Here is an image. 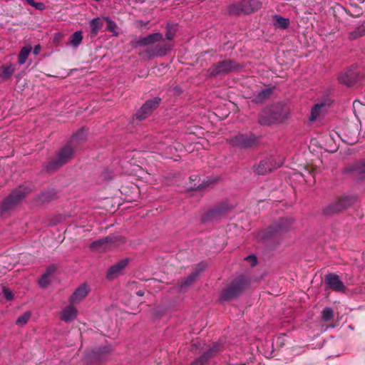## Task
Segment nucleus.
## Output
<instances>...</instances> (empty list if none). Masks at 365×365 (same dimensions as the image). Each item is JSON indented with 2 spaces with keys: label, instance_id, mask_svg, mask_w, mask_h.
Listing matches in <instances>:
<instances>
[{
  "label": "nucleus",
  "instance_id": "f257e3e1",
  "mask_svg": "<svg viewBox=\"0 0 365 365\" xmlns=\"http://www.w3.org/2000/svg\"><path fill=\"white\" fill-rule=\"evenodd\" d=\"M86 132L81 130L77 132L72 138L68 144L65 145L58 153L57 157L51 160L48 165V170H56L63 164L66 163L72 157L74 151L73 145H76L79 140L85 138Z\"/></svg>",
  "mask_w": 365,
  "mask_h": 365
},
{
  "label": "nucleus",
  "instance_id": "f03ea898",
  "mask_svg": "<svg viewBox=\"0 0 365 365\" xmlns=\"http://www.w3.org/2000/svg\"><path fill=\"white\" fill-rule=\"evenodd\" d=\"M262 3L258 0H242L229 6L228 11L231 14H249L259 10Z\"/></svg>",
  "mask_w": 365,
  "mask_h": 365
},
{
  "label": "nucleus",
  "instance_id": "7ed1b4c3",
  "mask_svg": "<svg viewBox=\"0 0 365 365\" xmlns=\"http://www.w3.org/2000/svg\"><path fill=\"white\" fill-rule=\"evenodd\" d=\"M248 285L247 279L241 276L235 279L230 286L224 289L221 294V299L223 300H230L242 292Z\"/></svg>",
  "mask_w": 365,
  "mask_h": 365
},
{
  "label": "nucleus",
  "instance_id": "20e7f679",
  "mask_svg": "<svg viewBox=\"0 0 365 365\" xmlns=\"http://www.w3.org/2000/svg\"><path fill=\"white\" fill-rule=\"evenodd\" d=\"M281 108L274 106L264 109L259 119L262 125H271L275 123H281L284 120V111Z\"/></svg>",
  "mask_w": 365,
  "mask_h": 365
},
{
  "label": "nucleus",
  "instance_id": "39448f33",
  "mask_svg": "<svg viewBox=\"0 0 365 365\" xmlns=\"http://www.w3.org/2000/svg\"><path fill=\"white\" fill-rule=\"evenodd\" d=\"M30 190L24 186H19L14 190L2 202L0 209L2 212H6L14 207L20 200H21Z\"/></svg>",
  "mask_w": 365,
  "mask_h": 365
},
{
  "label": "nucleus",
  "instance_id": "423d86ee",
  "mask_svg": "<svg viewBox=\"0 0 365 365\" xmlns=\"http://www.w3.org/2000/svg\"><path fill=\"white\" fill-rule=\"evenodd\" d=\"M112 351L110 346H103L92 350L86 356V361L88 365H98L108 359Z\"/></svg>",
  "mask_w": 365,
  "mask_h": 365
},
{
  "label": "nucleus",
  "instance_id": "0eeeda50",
  "mask_svg": "<svg viewBox=\"0 0 365 365\" xmlns=\"http://www.w3.org/2000/svg\"><path fill=\"white\" fill-rule=\"evenodd\" d=\"M240 65L234 61L225 60L212 65L208 70L207 73L210 76H222L231 71H237Z\"/></svg>",
  "mask_w": 365,
  "mask_h": 365
},
{
  "label": "nucleus",
  "instance_id": "6e6552de",
  "mask_svg": "<svg viewBox=\"0 0 365 365\" xmlns=\"http://www.w3.org/2000/svg\"><path fill=\"white\" fill-rule=\"evenodd\" d=\"M257 138L253 135H237L230 139V143L241 148H250L257 143Z\"/></svg>",
  "mask_w": 365,
  "mask_h": 365
},
{
  "label": "nucleus",
  "instance_id": "1a4fd4ad",
  "mask_svg": "<svg viewBox=\"0 0 365 365\" xmlns=\"http://www.w3.org/2000/svg\"><path fill=\"white\" fill-rule=\"evenodd\" d=\"M160 102V98L147 101L135 114L136 118L142 120L146 118L155 109Z\"/></svg>",
  "mask_w": 365,
  "mask_h": 365
},
{
  "label": "nucleus",
  "instance_id": "9d476101",
  "mask_svg": "<svg viewBox=\"0 0 365 365\" xmlns=\"http://www.w3.org/2000/svg\"><path fill=\"white\" fill-rule=\"evenodd\" d=\"M222 349L223 346L221 343H213L208 350L202 354V356L196 359L190 365H205L211 356L215 355Z\"/></svg>",
  "mask_w": 365,
  "mask_h": 365
},
{
  "label": "nucleus",
  "instance_id": "9b49d317",
  "mask_svg": "<svg viewBox=\"0 0 365 365\" xmlns=\"http://www.w3.org/2000/svg\"><path fill=\"white\" fill-rule=\"evenodd\" d=\"M281 165L282 163H277L274 161V158L270 157L262 160L259 165L256 167L255 172L259 175H264L272 171L273 169L279 167Z\"/></svg>",
  "mask_w": 365,
  "mask_h": 365
},
{
  "label": "nucleus",
  "instance_id": "f8f14e48",
  "mask_svg": "<svg viewBox=\"0 0 365 365\" xmlns=\"http://www.w3.org/2000/svg\"><path fill=\"white\" fill-rule=\"evenodd\" d=\"M116 237H107L93 242L91 245V248L97 251H104L110 249L113 243L115 242Z\"/></svg>",
  "mask_w": 365,
  "mask_h": 365
},
{
  "label": "nucleus",
  "instance_id": "ddd939ff",
  "mask_svg": "<svg viewBox=\"0 0 365 365\" xmlns=\"http://www.w3.org/2000/svg\"><path fill=\"white\" fill-rule=\"evenodd\" d=\"M325 282L328 287L336 292H344L345 286L339 277L335 274H329L325 277Z\"/></svg>",
  "mask_w": 365,
  "mask_h": 365
},
{
  "label": "nucleus",
  "instance_id": "4468645a",
  "mask_svg": "<svg viewBox=\"0 0 365 365\" xmlns=\"http://www.w3.org/2000/svg\"><path fill=\"white\" fill-rule=\"evenodd\" d=\"M350 204L351 200L347 197L339 199L327 207V208L326 209V213L333 214L335 212H340L342 210L345 209Z\"/></svg>",
  "mask_w": 365,
  "mask_h": 365
},
{
  "label": "nucleus",
  "instance_id": "2eb2a0df",
  "mask_svg": "<svg viewBox=\"0 0 365 365\" xmlns=\"http://www.w3.org/2000/svg\"><path fill=\"white\" fill-rule=\"evenodd\" d=\"M128 259H123L117 262L113 266H111L107 273V278L113 279L118 277L124 268L128 265Z\"/></svg>",
  "mask_w": 365,
  "mask_h": 365
},
{
  "label": "nucleus",
  "instance_id": "dca6fc26",
  "mask_svg": "<svg viewBox=\"0 0 365 365\" xmlns=\"http://www.w3.org/2000/svg\"><path fill=\"white\" fill-rule=\"evenodd\" d=\"M89 289L86 284L78 287L69 298L71 304H77L82 301L89 293Z\"/></svg>",
  "mask_w": 365,
  "mask_h": 365
},
{
  "label": "nucleus",
  "instance_id": "f3484780",
  "mask_svg": "<svg viewBox=\"0 0 365 365\" xmlns=\"http://www.w3.org/2000/svg\"><path fill=\"white\" fill-rule=\"evenodd\" d=\"M72 304H73L66 307L60 312L59 317L61 320L68 323L73 321L76 318L78 310Z\"/></svg>",
  "mask_w": 365,
  "mask_h": 365
},
{
  "label": "nucleus",
  "instance_id": "a211bd4d",
  "mask_svg": "<svg viewBox=\"0 0 365 365\" xmlns=\"http://www.w3.org/2000/svg\"><path fill=\"white\" fill-rule=\"evenodd\" d=\"M162 41H164L163 35L160 33H155L138 40L136 43L140 46H149Z\"/></svg>",
  "mask_w": 365,
  "mask_h": 365
},
{
  "label": "nucleus",
  "instance_id": "6ab92c4d",
  "mask_svg": "<svg viewBox=\"0 0 365 365\" xmlns=\"http://www.w3.org/2000/svg\"><path fill=\"white\" fill-rule=\"evenodd\" d=\"M356 80V74L352 71H346L343 72L339 76V81L340 83L351 86L353 85Z\"/></svg>",
  "mask_w": 365,
  "mask_h": 365
},
{
  "label": "nucleus",
  "instance_id": "aec40b11",
  "mask_svg": "<svg viewBox=\"0 0 365 365\" xmlns=\"http://www.w3.org/2000/svg\"><path fill=\"white\" fill-rule=\"evenodd\" d=\"M103 26V20L99 17L94 18L90 21L91 36L96 37Z\"/></svg>",
  "mask_w": 365,
  "mask_h": 365
},
{
  "label": "nucleus",
  "instance_id": "412c9836",
  "mask_svg": "<svg viewBox=\"0 0 365 365\" xmlns=\"http://www.w3.org/2000/svg\"><path fill=\"white\" fill-rule=\"evenodd\" d=\"M325 107V103L315 104L312 108L309 120L311 121H314L317 120L320 116L321 113L324 111Z\"/></svg>",
  "mask_w": 365,
  "mask_h": 365
},
{
  "label": "nucleus",
  "instance_id": "4be33fe9",
  "mask_svg": "<svg viewBox=\"0 0 365 365\" xmlns=\"http://www.w3.org/2000/svg\"><path fill=\"white\" fill-rule=\"evenodd\" d=\"M170 49V46L168 44H157L152 50L150 57L153 56H162L166 54L167 51Z\"/></svg>",
  "mask_w": 365,
  "mask_h": 365
},
{
  "label": "nucleus",
  "instance_id": "5701e85b",
  "mask_svg": "<svg viewBox=\"0 0 365 365\" xmlns=\"http://www.w3.org/2000/svg\"><path fill=\"white\" fill-rule=\"evenodd\" d=\"M15 71V66L12 63L6 64L0 68V76L4 79L10 78Z\"/></svg>",
  "mask_w": 365,
  "mask_h": 365
},
{
  "label": "nucleus",
  "instance_id": "b1692460",
  "mask_svg": "<svg viewBox=\"0 0 365 365\" xmlns=\"http://www.w3.org/2000/svg\"><path fill=\"white\" fill-rule=\"evenodd\" d=\"M83 40V34L81 31L74 32L70 37L69 43L73 48H77L81 43Z\"/></svg>",
  "mask_w": 365,
  "mask_h": 365
},
{
  "label": "nucleus",
  "instance_id": "393cba45",
  "mask_svg": "<svg viewBox=\"0 0 365 365\" xmlns=\"http://www.w3.org/2000/svg\"><path fill=\"white\" fill-rule=\"evenodd\" d=\"M31 49L32 48L31 46H24L21 49L18 56V62L20 65H23L26 63V59L31 51Z\"/></svg>",
  "mask_w": 365,
  "mask_h": 365
},
{
  "label": "nucleus",
  "instance_id": "a878e982",
  "mask_svg": "<svg viewBox=\"0 0 365 365\" xmlns=\"http://www.w3.org/2000/svg\"><path fill=\"white\" fill-rule=\"evenodd\" d=\"M274 19L275 20V25L280 29H285L288 28L289 25V19L284 18L279 15H274Z\"/></svg>",
  "mask_w": 365,
  "mask_h": 365
},
{
  "label": "nucleus",
  "instance_id": "bb28decb",
  "mask_svg": "<svg viewBox=\"0 0 365 365\" xmlns=\"http://www.w3.org/2000/svg\"><path fill=\"white\" fill-rule=\"evenodd\" d=\"M107 22V30L111 32L113 36H118V26L116 24L108 17L103 19Z\"/></svg>",
  "mask_w": 365,
  "mask_h": 365
},
{
  "label": "nucleus",
  "instance_id": "cd10ccee",
  "mask_svg": "<svg viewBox=\"0 0 365 365\" xmlns=\"http://www.w3.org/2000/svg\"><path fill=\"white\" fill-rule=\"evenodd\" d=\"M31 315V314L30 312H26L17 318L16 324L20 327L25 325L29 320Z\"/></svg>",
  "mask_w": 365,
  "mask_h": 365
},
{
  "label": "nucleus",
  "instance_id": "c85d7f7f",
  "mask_svg": "<svg viewBox=\"0 0 365 365\" xmlns=\"http://www.w3.org/2000/svg\"><path fill=\"white\" fill-rule=\"evenodd\" d=\"M166 29L167 31L165 36L167 39L172 40L174 38L177 31V25L168 24Z\"/></svg>",
  "mask_w": 365,
  "mask_h": 365
},
{
  "label": "nucleus",
  "instance_id": "c756f323",
  "mask_svg": "<svg viewBox=\"0 0 365 365\" xmlns=\"http://www.w3.org/2000/svg\"><path fill=\"white\" fill-rule=\"evenodd\" d=\"M334 317V312L331 308L327 307L322 312V317L324 322L330 321Z\"/></svg>",
  "mask_w": 365,
  "mask_h": 365
},
{
  "label": "nucleus",
  "instance_id": "7c9ffc66",
  "mask_svg": "<svg viewBox=\"0 0 365 365\" xmlns=\"http://www.w3.org/2000/svg\"><path fill=\"white\" fill-rule=\"evenodd\" d=\"M272 90L271 88H266L262 91H260L257 96V101L262 102L266 98H267L272 93Z\"/></svg>",
  "mask_w": 365,
  "mask_h": 365
},
{
  "label": "nucleus",
  "instance_id": "2f4dec72",
  "mask_svg": "<svg viewBox=\"0 0 365 365\" xmlns=\"http://www.w3.org/2000/svg\"><path fill=\"white\" fill-rule=\"evenodd\" d=\"M197 273L194 272L190 274L187 279L180 284V289L184 290L185 288L189 286L196 278Z\"/></svg>",
  "mask_w": 365,
  "mask_h": 365
},
{
  "label": "nucleus",
  "instance_id": "473e14b6",
  "mask_svg": "<svg viewBox=\"0 0 365 365\" xmlns=\"http://www.w3.org/2000/svg\"><path fill=\"white\" fill-rule=\"evenodd\" d=\"M284 222H287L288 225L291 224V222L288 220L282 219L279 222L275 225V231L276 232H281L284 231L285 229H287V226L284 225Z\"/></svg>",
  "mask_w": 365,
  "mask_h": 365
},
{
  "label": "nucleus",
  "instance_id": "72a5a7b5",
  "mask_svg": "<svg viewBox=\"0 0 365 365\" xmlns=\"http://www.w3.org/2000/svg\"><path fill=\"white\" fill-rule=\"evenodd\" d=\"M365 33V29L364 27H359L356 30L354 31L351 33L350 37L351 38H356L361 36H363Z\"/></svg>",
  "mask_w": 365,
  "mask_h": 365
},
{
  "label": "nucleus",
  "instance_id": "f704fd0d",
  "mask_svg": "<svg viewBox=\"0 0 365 365\" xmlns=\"http://www.w3.org/2000/svg\"><path fill=\"white\" fill-rule=\"evenodd\" d=\"M3 295L7 301H11L14 299V294L12 291L7 287L3 288Z\"/></svg>",
  "mask_w": 365,
  "mask_h": 365
},
{
  "label": "nucleus",
  "instance_id": "c9c22d12",
  "mask_svg": "<svg viewBox=\"0 0 365 365\" xmlns=\"http://www.w3.org/2000/svg\"><path fill=\"white\" fill-rule=\"evenodd\" d=\"M49 277L48 274H43L41 278L38 281V284L41 287H46L49 283Z\"/></svg>",
  "mask_w": 365,
  "mask_h": 365
},
{
  "label": "nucleus",
  "instance_id": "e433bc0d",
  "mask_svg": "<svg viewBox=\"0 0 365 365\" xmlns=\"http://www.w3.org/2000/svg\"><path fill=\"white\" fill-rule=\"evenodd\" d=\"M357 171L361 175V178H365V161L359 165Z\"/></svg>",
  "mask_w": 365,
  "mask_h": 365
},
{
  "label": "nucleus",
  "instance_id": "4c0bfd02",
  "mask_svg": "<svg viewBox=\"0 0 365 365\" xmlns=\"http://www.w3.org/2000/svg\"><path fill=\"white\" fill-rule=\"evenodd\" d=\"M215 182V180H212V181L207 180L206 182H205V181H204L202 183L199 184L198 185H196L195 184V186H196V187H195V189H197V190H202V189H204V188H205L207 185H209V184H210V183H212V182Z\"/></svg>",
  "mask_w": 365,
  "mask_h": 365
},
{
  "label": "nucleus",
  "instance_id": "58836bf2",
  "mask_svg": "<svg viewBox=\"0 0 365 365\" xmlns=\"http://www.w3.org/2000/svg\"><path fill=\"white\" fill-rule=\"evenodd\" d=\"M246 260H247L252 266H255L257 264V258L254 255H250L246 257Z\"/></svg>",
  "mask_w": 365,
  "mask_h": 365
},
{
  "label": "nucleus",
  "instance_id": "ea45409f",
  "mask_svg": "<svg viewBox=\"0 0 365 365\" xmlns=\"http://www.w3.org/2000/svg\"><path fill=\"white\" fill-rule=\"evenodd\" d=\"M56 267L54 266H51L47 268L46 272L44 273V274H48V276L50 277L53 273Z\"/></svg>",
  "mask_w": 365,
  "mask_h": 365
},
{
  "label": "nucleus",
  "instance_id": "a19ab883",
  "mask_svg": "<svg viewBox=\"0 0 365 365\" xmlns=\"http://www.w3.org/2000/svg\"><path fill=\"white\" fill-rule=\"evenodd\" d=\"M40 49H41V48H40L39 45L36 46L33 51L34 54L38 55L39 53Z\"/></svg>",
  "mask_w": 365,
  "mask_h": 365
},
{
  "label": "nucleus",
  "instance_id": "79ce46f5",
  "mask_svg": "<svg viewBox=\"0 0 365 365\" xmlns=\"http://www.w3.org/2000/svg\"><path fill=\"white\" fill-rule=\"evenodd\" d=\"M34 7L38 9L41 10L44 8V5L42 3H36V4L34 5Z\"/></svg>",
  "mask_w": 365,
  "mask_h": 365
},
{
  "label": "nucleus",
  "instance_id": "37998d69",
  "mask_svg": "<svg viewBox=\"0 0 365 365\" xmlns=\"http://www.w3.org/2000/svg\"><path fill=\"white\" fill-rule=\"evenodd\" d=\"M28 4L31 6H34V5L36 4V2L34 1V0H26Z\"/></svg>",
  "mask_w": 365,
  "mask_h": 365
},
{
  "label": "nucleus",
  "instance_id": "c03bdc74",
  "mask_svg": "<svg viewBox=\"0 0 365 365\" xmlns=\"http://www.w3.org/2000/svg\"><path fill=\"white\" fill-rule=\"evenodd\" d=\"M136 294H137L138 296L142 297V296H143L144 292H143V291H141V290H139V291H138V292H137V293H136Z\"/></svg>",
  "mask_w": 365,
  "mask_h": 365
}]
</instances>
